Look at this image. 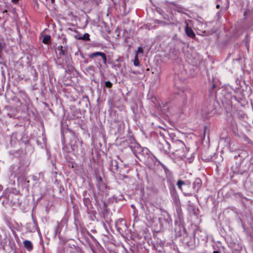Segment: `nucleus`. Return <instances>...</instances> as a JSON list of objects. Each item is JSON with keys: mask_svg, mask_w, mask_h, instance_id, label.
<instances>
[{"mask_svg": "<svg viewBox=\"0 0 253 253\" xmlns=\"http://www.w3.org/2000/svg\"><path fill=\"white\" fill-rule=\"evenodd\" d=\"M176 10L179 13H184V9L182 7H177Z\"/></svg>", "mask_w": 253, "mask_h": 253, "instance_id": "obj_18", "label": "nucleus"}, {"mask_svg": "<svg viewBox=\"0 0 253 253\" xmlns=\"http://www.w3.org/2000/svg\"><path fill=\"white\" fill-rule=\"evenodd\" d=\"M50 40H51L50 36H49L48 35H46L43 38L42 42L44 44H48L50 42Z\"/></svg>", "mask_w": 253, "mask_h": 253, "instance_id": "obj_10", "label": "nucleus"}, {"mask_svg": "<svg viewBox=\"0 0 253 253\" xmlns=\"http://www.w3.org/2000/svg\"><path fill=\"white\" fill-rule=\"evenodd\" d=\"M7 116L8 117H9L10 118H12L13 119H15V113L14 110H13L11 112L7 113Z\"/></svg>", "mask_w": 253, "mask_h": 253, "instance_id": "obj_14", "label": "nucleus"}, {"mask_svg": "<svg viewBox=\"0 0 253 253\" xmlns=\"http://www.w3.org/2000/svg\"><path fill=\"white\" fill-rule=\"evenodd\" d=\"M172 149L173 154L175 157L180 159L186 157L188 150L182 141L180 140L174 141L172 144Z\"/></svg>", "mask_w": 253, "mask_h": 253, "instance_id": "obj_1", "label": "nucleus"}, {"mask_svg": "<svg viewBox=\"0 0 253 253\" xmlns=\"http://www.w3.org/2000/svg\"><path fill=\"white\" fill-rule=\"evenodd\" d=\"M19 168L22 170L25 169L30 165V161L27 157L25 156L23 158H21L20 159Z\"/></svg>", "mask_w": 253, "mask_h": 253, "instance_id": "obj_2", "label": "nucleus"}, {"mask_svg": "<svg viewBox=\"0 0 253 253\" xmlns=\"http://www.w3.org/2000/svg\"><path fill=\"white\" fill-rule=\"evenodd\" d=\"M82 40H84L85 41H89V35L87 33H85L84 35H82Z\"/></svg>", "mask_w": 253, "mask_h": 253, "instance_id": "obj_12", "label": "nucleus"}, {"mask_svg": "<svg viewBox=\"0 0 253 253\" xmlns=\"http://www.w3.org/2000/svg\"><path fill=\"white\" fill-rule=\"evenodd\" d=\"M214 87H215V85H213V88H214Z\"/></svg>", "mask_w": 253, "mask_h": 253, "instance_id": "obj_29", "label": "nucleus"}, {"mask_svg": "<svg viewBox=\"0 0 253 253\" xmlns=\"http://www.w3.org/2000/svg\"><path fill=\"white\" fill-rule=\"evenodd\" d=\"M169 144L167 142H166V147H167V149H165V148H163L162 147V144L160 143L159 144V147L160 148V149L163 151V152L165 154H167L169 152Z\"/></svg>", "mask_w": 253, "mask_h": 253, "instance_id": "obj_7", "label": "nucleus"}, {"mask_svg": "<svg viewBox=\"0 0 253 253\" xmlns=\"http://www.w3.org/2000/svg\"><path fill=\"white\" fill-rule=\"evenodd\" d=\"M14 253H16V250H14Z\"/></svg>", "mask_w": 253, "mask_h": 253, "instance_id": "obj_28", "label": "nucleus"}, {"mask_svg": "<svg viewBox=\"0 0 253 253\" xmlns=\"http://www.w3.org/2000/svg\"><path fill=\"white\" fill-rule=\"evenodd\" d=\"M12 231L13 232L14 235H15V233L14 228L11 229Z\"/></svg>", "mask_w": 253, "mask_h": 253, "instance_id": "obj_22", "label": "nucleus"}, {"mask_svg": "<svg viewBox=\"0 0 253 253\" xmlns=\"http://www.w3.org/2000/svg\"><path fill=\"white\" fill-rule=\"evenodd\" d=\"M206 115L209 116V114L208 113H206Z\"/></svg>", "mask_w": 253, "mask_h": 253, "instance_id": "obj_30", "label": "nucleus"}, {"mask_svg": "<svg viewBox=\"0 0 253 253\" xmlns=\"http://www.w3.org/2000/svg\"><path fill=\"white\" fill-rule=\"evenodd\" d=\"M18 1V0H17V2Z\"/></svg>", "mask_w": 253, "mask_h": 253, "instance_id": "obj_31", "label": "nucleus"}, {"mask_svg": "<svg viewBox=\"0 0 253 253\" xmlns=\"http://www.w3.org/2000/svg\"><path fill=\"white\" fill-rule=\"evenodd\" d=\"M16 177V173L14 172H11L9 176V183L12 185H14L15 180L14 178Z\"/></svg>", "mask_w": 253, "mask_h": 253, "instance_id": "obj_9", "label": "nucleus"}, {"mask_svg": "<svg viewBox=\"0 0 253 253\" xmlns=\"http://www.w3.org/2000/svg\"><path fill=\"white\" fill-rule=\"evenodd\" d=\"M13 2L14 3H16V0H12Z\"/></svg>", "mask_w": 253, "mask_h": 253, "instance_id": "obj_26", "label": "nucleus"}, {"mask_svg": "<svg viewBox=\"0 0 253 253\" xmlns=\"http://www.w3.org/2000/svg\"><path fill=\"white\" fill-rule=\"evenodd\" d=\"M185 33L186 35L191 38H194L195 37V34L193 30L187 26H186L185 28Z\"/></svg>", "mask_w": 253, "mask_h": 253, "instance_id": "obj_6", "label": "nucleus"}, {"mask_svg": "<svg viewBox=\"0 0 253 253\" xmlns=\"http://www.w3.org/2000/svg\"><path fill=\"white\" fill-rule=\"evenodd\" d=\"M97 56H101L103 59V63L106 64V62H107L106 56L105 54L103 52H99V51L93 52V53L90 54L89 55V58H94Z\"/></svg>", "mask_w": 253, "mask_h": 253, "instance_id": "obj_3", "label": "nucleus"}, {"mask_svg": "<svg viewBox=\"0 0 253 253\" xmlns=\"http://www.w3.org/2000/svg\"><path fill=\"white\" fill-rule=\"evenodd\" d=\"M23 245L25 248L29 252H31L33 249L32 243L29 240H25L23 242Z\"/></svg>", "mask_w": 253, "mask_h": 253, "instance_id": "obj_5", "label": "nucleus"}, {"mask_svg": "<svg viewBox=\"0 0 253 253\" xmlns=\"http://www.w3.org/2000/svg\"><path fill=\"white\" fill-rule=\"evenodd\" d=\"M139 149L142 150V152H140V153L142 152V155H146L148 157L151 155L150 151L148 148L140 147Z\"/></svg>", "mask_w": 253, "mask_h": 253, "instance_id": "obj_8", "label": "nucleus"}, {"mask_svg": "<svg viewBox=\"0 0 253 253\" xmlns=\"http://www.w3.org/2000/svg\"><path fill=\"white\" fill-rule=\"evenodd\" d=\"M76 38L78 40H82V35H77L76 36Z\"/></svg>", "mask_w": 253, "mask_h": 253, "instance_id": "obj_20", "label": "nucleus"}, {"mask_svg": "<svg viewBox=\"0 0 253 253\" xmlns=\"http://www.w3.org/2000/svg\"><path fill=\"white\" fill-rule=\"evenodd\" d=\"M3 48V44L1 42H0V50H2Z\"/></svg>", "mask_w": 253, "mask_h": 253, "instance_id": "obj_21", "label": "nucleus"}, {"mask_svg": "<svg viewBox=\"0 0 253 253\" xmlns=\"http://www.w3.org/2000/svg\"><path fill=\"white\" fill-rule=\"evenodd\" d=\"M213 253H220L218 251H215L213 252Z\"/></svg>", "mask_w": 253, "mask_h": 253, "instance_id": "obj_23", "label": "nucleus"}, {"mask_svg": "<svg viewBox=\"0 0 253 253\" xmlns=\"http://www.w3.org/2000/svg\"><path fill=\"white\" fill-rule=\"evenodd\" d=\"M54 0H51V1L52 3H53L54 2Z\"/></svg>", "mask_w": 253, "mask_h": 253, "instance_id": "obj_27", "label": "nucleus"}, {"mask_svg": "<svg viewBox=\"0 0 253 253\" xmlns=\"http://www.w3.org/2000/svg\"><path fill=\"white\" fill-rule=\"evenodd\" d=\"M143 52V49L142 47H138L137 50L135 52V55L138 54V53H142Z\"/></svg>", "mask_w": 253, "mask_h": 253, "instance_id": "obj_16", "label": "nucleus"}, {"mask_svg": "<svg viewBox=\"0 0 253 253\" xmlns=\"http://www.w3.org/2000/svg\"><path fill=\"white\" fill-rule=\"evenodd\" d=\"M202 185V181L200 178H196L193 183V188L196 192H198Z\"/></svg>", "mask_w": 253, "mask_h": 253, "instance_id": "obj_4", "label": "nucleus"}, {"mask_svg": "<svg viewBox=\"0 0 253 253\" xmlns=\"http://www.w3.org/2000/svg\"><path fill=\"white\" fill-rule=\"evenodd\" d=\"M216 6L217 8H219L220 7V5H219V4H217Z\"/></svg>", "mask_w": 253, "mask_h": 253, "instance_id": "obj_24", "label": "nucleus"}, {"mask_svg": "<svg viewBox=\"0 0 253 253\" xmlns=\"http://www.w3.org/2000/svg\"><path fill=\"white\" fill-rule=\"evenodd\" d=\"M133 64L135 66H138L139 64V61L138 57L137 55H135Z\"/></svg>", "mask_w": 253, "mask_h": 253, "instance_id": "obj_13", "label": "nucleus"}, {"mask_svg": "<svg viewBox=\"0 0 253 253\" xmlns=\"http://www.w3.org/2000/svg\"><path fill=\"white\" fill-rule=\"evenodd\" d=\"M105 86L108 88H111L112 86V83L110 81H106L105 83Z\"/></svg>", "mask_w": 253, "mask_h": 253, "instance_id": "obj_17", "label": "nucleus"}, {"mask_svg": "<svg viewBox=\"0 0 253 253\" xmlns=\"http://www.w3.org/2000/svg\"><path fill=\"white\" fill-rule=\"evenodd\" d=\"M185 195L186 196H190L191 195L190 194H185Z\"/></svg>", "mask_w": 253, "mask_h": 253, "instance_id": "obj_25", "label": "nucleus"}, {"mask_svg": "<svg viewBox=\"0 0 253 253\" xmlns=\"http://www.w3.org/2000/svg\"><path fill=\"white\" fill-rule=\"evenodd\" d=\"M185 184L184 182L181 180H178L177 183V186L180 190H181V186Z\"/></svg>", "mask_w": 253, "mask_h": 253, "instance_id": "obj_15", "label": "nucleus"}, {"mask_svg": "<svg viewBox=\"0 0 253 253\" xmlns=\"http://www.w3.org/2000/svg\"><path fill=\"white\" fill-rule=\"evenodd\" d=\"M112 164L113 166L114 165V166L116 168V169H118V165L117 162H116V161H112Z\"/></svg>", "mask_w": 253, "mask_h": 253, "instance_id": "obj_19", "label": "nucleus"}, {"mask_svg": "<svg viewBox=\"0 0 253 253\" xmlns=\"http://www.w3.org/2000/svg\"><path fill=\"white\" fill-rule=\"evenodd\" d=\"M57 49L59 51V54L60 56H63L65 55V52L63 49V46L62 45L58 46Z\"/></svg>", "mask_w": 253, "mask_h": 253, "instance_id": "obj_11", "label": "nucleus"}]
</instances>
